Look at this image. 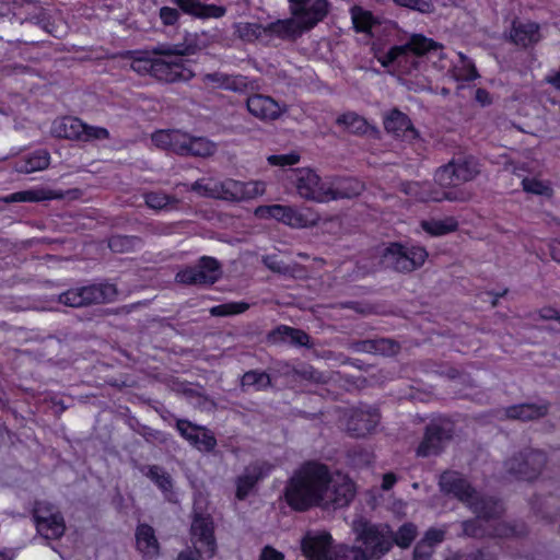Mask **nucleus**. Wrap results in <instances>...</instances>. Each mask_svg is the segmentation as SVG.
<instances>
[{
  "label": "nucleus",
  "instance_id": "obj_45",
  "mask_svg": "<svg viewBox=\"0 0 560 560\" xmlns=\"http://www.w3.org/2000/svg\"><path fill=\"white\" fill-rule=\"evenodd\" d=\"M353 27L358 33L369 32L375 23L373 14L362 7L353 5L350 9Z\"/></svg>",
  "mask_w": 560,
  "mask_h": 560
},
{
  "label": "nucleus",
  "instance_id": "obj_14",
  "mask_svg": "<svg viewBox=\"0 0 560 560\" xmlns=\"http://www.w3.org/2000/svg\"><path fill=\"white\" fill-rule=\"evenodd\" d=\"M246 98L245 105L247 112L261 121H272L282 116L287 112V106L278 103L269 95L256 92Z\"/></svg>",
  "mask_w": 560,
  "mask_h": 560
},
{
  "label": "nucleus",
  "instance_id": "obj_35",
  "mask_svg": "<svg viewBox=\"0 0 560 560\" xmlns=\"http://www.w3.org/2000/svg\"><path fill=\"white\" fill-rule=\"evenodd\" d=\"M49 153L46 150H37L23 161L16 163L15 171L22 174L43 171L49 166Z\"/></svg>",
  "mask_w": 560,
  "mask_h": 560
},
{
  "label": "nucleus",
  "instance_id": "obj_12",
  "mask_svg": "<svg viewBox=\"0 0 560 560\" xmlns=\"http://www.w3.org/2000/svg\"><path fill=\"white\" fill-rule=\"evenodd\" d=\"M292 182L300 197L315 202H325L327 183L323 182L315 171L296 168L293 171Z\"/></svg>",
  "mask_w": 560,
  "mask_h": 560
},
{
  "label": "nucleus",
  "instance_id": "obj_53",
  "mask_svg": "<svg viewBox=\"0 0 560 560\" xmlns=\"http://www.w3.org/2000/svg\"><path fill=\"white\" fill-rule=\"evenodd\" d=\"M397 5L419 12L421 14H432L435 11L433 0H393Z\"/></svg>",
  "mask_w": 560,
  "mask_h": 560
},
{
  "label": "nucleus",
  "instance_id": "obj_39",
  "mask_svg": "<svg viewBox=\"0 0 560 560\" xmlns=\"http://www.w3.org/2000/svg\"><path fill=\"white\" fill-rule=\"evenodd\" d=\"M37 533L45 539H58L66 530L65 518L62 515L35 524Z\"/></svg>",
  "mask_w": 560,
  "mask_h": 560
},
{
  "label": "nucleus",
  "instance_id": "obj_52",
  "mask_svg": "<svg viewBox=\"0 0 560 560\" xmlns=\"http://www.w3.org/2000/svg\"><path fill=\"white\" fill-rule=\"evenodd\" d=\"M462 67L455 72L454 77L458 81H472L479 77L475 63L463 52H458Z\"/></svg>",
  "mask_w": 560,
  "mask_h": 560
},
{
  "label": "nucleus",
  "instance_id": "obj_59",
  "mask_svg": "<svg viewBox=\"0 0 560 560\" xmlns=\"http://www.w3.org/2000/svg\"><path fill=\"white\" fill-rule=\"evenodd\" d=\"M215 186V180H208L205 182V179H198L195 183H192L189 187V189L196 194H198L201 197L207 198H214L218 192Z\"/></svg>",
  "mask_w": 560,
  "mask_h": 560
},
{
  "label": "nucleus",
  "instance_id": "obj_30",
  "mask_svg": "<svg viewBox=\"0 0 560 560\" xmlns=\"http://www.w3.org/2000/svg\"><path fill=\"white\" fill-rule=\"evenodd\" d=\"M467 506L486 522L500 518L504 512L503 503L500 500L492 497H479L477 493Z\"/></svg>",
  "mask_w": 560,
  "mask_h": 560
},
{
  "label": "nucleus",
  "instance_id": "obj_5",
  "mask_svg": "<svg viewBox=\"0 0 560 560\" xmlns=\"http://www.w3.org/2000/svg\"><path fill=\"white\" fill-rule=\"evenodd\" d=\"M456 433L455 422L445 416L433 417L423 428L422 438L416 448L417 457L440 456Z\"/></svg>",
  "mask_w": 560,
  "mask_h": 560
},
{
  "label": "nucleus",
  "instance_id": "obj_26",
  "mask_svg": "<svg viewBox=\"0 0 560 560\" xmlns=\"http://www.w3.org/2000/svg\"><path fill=\"white\" fill-rule=\"evenodd\" d=\"M188 133L179 130H159L152 133V142L161 149L185 156Z\"/></svg>",
  "mask_w": 560,
  "mask_h": 560
},
{
  "label": "nucleus",
  "instance_id": "obj_22",
  "mask_svg": "<svg viewBox=\"0 0 560 560\" xmlns=\"http://www.w3.org/2000/svg\"><path fill=\"white\" fill-rule=\"evenodd\" d=\"M350 348L355 352L382 357H393L400 351L398 341L385 337L352 341Z\"/></svg>",
  "mask_w": 560,
  "mask_h": 560
},
{
  "label": "nucleus",
  "instance_id": "obj_2",
  "mask_svg": "<svg viewBox=\"0 0 560 560\" xmlns=\"http://www.w3.org/2000/svg\"><path fill=\"white\" fill-rule=\"evenodd\" d=\"M154 55L165 56L168 59L156 58L153 67V74L156 80L166 83L187 82L195 77L194 71L187 67V60L183 56L195 52L191 45H158L152 49Z\"/></svg>",
  "mask_w": 560,
  "mask_h": 560
},
{
  "label": "nucleus",
  "instance_id": "obj_13",
  "mask_svg": "<svg viewBox=\"0 0 560 560\" xmlns=\"http://www.w3.org/2000/svg\"><path fill=\"white\" fill-rule=\"evenodd\" d=\"M381 416L376 408L359 406L350 410L347 419V432L353 438L371 434L380 423Z\"/></svg>",
  "mask_w": 560,
  "mask_h": 560
},
{
  "label": "nucleus",
  "instance_id": "obj_15",
  "mask_svg": "<svg viewBox=\"0 0 560 560\" xmlns=\"http://www.w3.org/2000/svg\"><path fill=\"white\" fill-rule=\"evenodd\" d=\"M176 429L190 445L200 452L210 453L217 447L218 443L214 434L206 427L179 419L176 421Z\"/></svg>",
  "mask_w": 560,
  "mask_h": 560
},
{
  "label": "nucleus",
  "instance_id": "obj_44",
  "mask_svg": "<svg viewBox=\"0 0 560 560\" xmlns=\"http://www.w3.org/2000/svg\"><path fill=\"white\" fill-rule=\"evenodd\" d=\"M271 386V377L267 372L250 370L243 374L241 387H255L257 390H264Z\"/></svg>",
  "mask_w": 560,
  "mask_h": 560
},
{
  "label": "nucleus",
  "instance_id": "obj_20",
  "mask_svg": "<svg viewBox=\"0 0 560 560\" xmlns=\"http://www.w3.org/2000/svg\"><path fill=\"white\" fill-rule=\"evenodd\" d=\"M255 215L260 219H275L293 228H301L305 224L304 217L289 206H259L255 209Z\"/></svg>",
  "mask_w": 560,
  "mask_h": 560
},
{
  "label": "nucleus",
  "instance_id": "obj_43",
  "mask_svg": "<svg viewBox=\"0 0 560 560\" xmlns=\"http://www.w3.org/2000/svg\"><path fill=\"white\" fill-rule=\"evenodd\" d=\"M381 262L385 268L402 272L401 266V244L389 243L381 254Z\"/></svg>",
  "mask_w": 560,
  "mask_h": 560
},
{
  "label": "nucleus",
  "instance_id": "obj_32",
  "mask_svg": "<svg viewBox=\"0 0 560 560\" xmlns=\"http://www.w3.org/2000/svg\"><path fill=\"white\" fill-rule=\"evenodd\" d=\"M429 254L421 246H405L401 244V266L402 273L412 272L422 267Z\"/></svg>",
  "mask_w": 560,
  "mask_h": 560
},
{
  "label": "nucleus",
  "instance_id": "obj_51",
  "mask_svg": "<svg viewBox=\"0 0 560 560\" xmlns=\"http://www.w3.org/2000/svg\"><path fill=\"white\" fill-rule=\"evenodd\" d=\"M455 175L456 171L454 170V164L448 162L446 165L438 168L434 179L442 187H456L459 186L460 183L455 179Z\"/></svg>",
  "mask_w": 560,
  "mask_h": 560
},
{
  "label": "nucleus",
  "instance_id": "obj_3",
  "mask_svg": "<svg viewBox=\"0 0 560 560\" xmlns=\"http://www.w3.org/2000/svg\"><path fill=\"white\" fill-rule=\"evenodd\" d=\"M432 50H440V57H443L441 44L421 34H413L406 44L393 46L388 51L377 56V60L384 68L397 67L402 71H409L418 65L415 56H422Z\"/></svg>",
  "mask_w": 560,
  "mask_h": 560
},
{
  "label": "nucleus",
  "instance_id": "obj_7",
  "mask_svg": "<svg viewBox=\"0 0 560 560\" xmlns=\"http://www.w3.org/2000/svg\"><path fill=\"white\" fill-rule=\"evenodd\" d=\"M221 275V264L213 257L202 256L195 266L179 270L175 279L186 285H211Z\"/></svg>",
  "mask_w": 560,
  "mask_h": 560
},
{
  "label": "nucleus",
  "instance_id": "obj_16",
  "mask_svg": "<svg viewBox=\"0 0 560 560\" xmlns=\"http://www.w3.org/2000/svg\"><path fill=\"white\" fill-rule=\"evenodd\" d=\"M191 539H196L205 547L208 558H212L217 551V540L214 537V523L210 514L197 512L194 510L190 526Z\"/></svg>",
  "mask_w": 560,
  "mask_h": 560
},
{
  "label": "nucleus",
  "instance_id": "obj_36",
  "mask_svg": "<svg viewBox=\"0 0 560 560\" xmlns=\"http://www.w3.org/2000/svg\"><path fill=\"white\" fill-rule=\"evenodd\" d=\"M266 37H278L282 39L294 37L299 33V24L295 20H278L265 25Z\"/></svg>",
  "mask_w": 560,
  "mask_h": 560
},
{
  "label": "nucleus",
  "instance_id": "obj_50",
  "mask_svg": "<svg viewBox=\"0 0 560 560\" xmlns=\"http://www.w3.org/2000/svg\"><path fill=\"white\" fill-rule=\"evenodd\" d=\"M237 33L242 39L247 42L266 37L265 25L259 23H240L237 25Z\"/></svg>",
  "mask_w": 560,
  "mask_h": 560
},
{
  "label": "nucleus",
  "instance_id": "obj_24",
  "mask_svg": "<svg viewBox=\"0 0 560 560\" xmlns=\"http://www.w3.org/2000/svg\"><path fill=\"white\" fill-rule=\"evenodd\" d=\"M268 339L272 343H289L294 347L313 348L314 343L311 336L300 328H294L287 325H280L271 330Z\"/></svg>",
  "mask_w": 560,
  "mask_h": 560
},
{
  "label": "nucleus",
  "instance_id": "obj_23",
  "mask_svg": "<svg viewBox=\"0 0 560 560\" xmlns=\"http://www.w3.org/2000/svg\"><path fill=\"white\" fill-rule=\"evenodd\" d=\"M509 38L511 43L522 48L534 46L541 39L539 24L530 21L514 20Z\"/></svg>",
  "mask_w": 560,
  "mask_h": 560
},
{
  "label": "nucleus",
  "instance_id": "obj_60",
  "mask_svg": "<svg viewBox=\"0 0 560 560\" xmlns=\"http://www.w3.org/2000/svg\"><path fill=\"white\" fill-rule=\"evenodd\" d=\"M58 302L69 307H84L80 288L69 289L58 295Z\"/></svg>",
  "mask_w": 560,
  "mask_h": 560
},
{
  "label": "nucleus",
  "instance_id": "obj_38",
  "mask_svg": "<svg viewBox=\"0 0 560 560\" xmlns=\"http://www.w3.org/2000/svg\"><path fill=\"white\" fill-rule=\"evenodd\" d=\"M217 145L205 137H188L185 156L208 158L214 154Z\"/></svg>",
  "mask_w": 560,
  "mask_h": 560
},
{
  "label": "nucleus",
  "instance_id": "obj_37",
  "mask_svg": "<svg viewBox=\"0 0 560 560\" xmlns=\"http://www.w3.org/2000/svg\"><path fill=\"white\" fill-rule=\"evenodd\" d=\"M421 228L423 231L433 236H441L454 232L458 228V222L453 217H447L444 219H431L423 220L421 222Z\"/></svg>",
  "mask_w": 560,
  "mask_h": 560
},
{
  "label": "nucleus",
  "instance_id": "obj_49",
  "mask_svg": "<svg viewBox=\"0 0 560 560\" xmlns=\"http://www.w3.org/2000/svg\"><path fill=\"white\" fill-rule=\"evenodd\" d=\"M248 308L249 304L246 302H229L212 306L209 312L212 316L223 317L242 314Z\"/></svg>",
  "mask_w": 560,
  "mask_h": 560
},
{
  "label": "nucleus",
  "instance_id": "obj_64",
  "mask_svg": "<svg viewBox=\"0 0 560 560\" xmlns=\"http://www.w3.org/2000/svg\"><path fill=\"white\" fill-rule=\"evenodd\" d=\"M433 548L430 544L418 542L413 549V560H431Z\"/></svg>",
  "mask_w": 560,
  "mask_h": 560
},
{
  "label": "nucleus",
  "instance_id": "obj_27",
  "mask_svg": "<svg viewBox=\"0 0 560 560\" xmlns=\"http://www.w3.org/2000/svg\"><path fill=\"white\" fill-rule=\"evenodd\" d=\"M362 189V184L355 178H336L332 183H327L325 202L337 199H351L359 196Z\"/></svg>",
  "mask_w": 560,
  "mask_h": 560
},
{
  "label": "nucleus",
  "instance_id": "obj_42",
  "mask_svg": "<svg viewBox=\"0 0 560 560\" xmlns=\"http://www.w3.org/2000/svg\"><path fill=\"white\" fill-rule=\"evenodd\" d=\"M225 91L246 94L259 90L258 81L243 74H230Z\"/></svg>",
  "mask_w": 560,
  "mask_h": 560
},
{
  "label": "nucleus",
  "instance_id": "obj_21",
  "mask_svg": "<svg viewBox=\"0 0 560 560\" xmlns=\"http://www.w3.org/2000/svg\"><path fill=\"white\" fill-rule=\"evenodd\" d=\"M550 404L548 401L523 402L503 408V417L509 420L534 421L546 417L549 412Z\"/></svg>",
  "mask_w": 560,
  "mask_h": 560
},
{
  "label": "nucleus",
  "instance_id": "obj_11",
  "mask_svg": "<svg viewBox=\"0 0 560 560\" xmlns=\"http://www.w3.org/2000/svg\"><path fill=\"white\" fill-rule=\"evenodd\" d=\"M273 465L266 460H255L248 464L235 480V498L244 501L257 487V485L270 475Z\"/></svg>",
  "mask_w": 560,
  "mask_h": 560
},
{
  "label": "nucleus",
  "instance_id": "obj_6",
  "mask_svg": "<svg viewBox=\"0 0 560 560\" xmlns=\"http://www.w3.org/2000/svg\"><path fill=\"white\" fill-rule=\"evenodd\" d=\"M548 462L547 454L538 448H524L504 462L506 472L521 480L533 481L545 469Z\"/></svg>",
  "mask_w": 560,
  "mask_h": 560
},
{
  "label": "nucleus",
  "instance_id": "obj_34",
  "mask_svg": "<svg viewBox=\"0 0 560 560\" xmlns=\"http://www.w3.org/2000/svg\"><path fill=\"white\" fill-rule=\"evenodd\" d=\"M151 481L164 493L165 498L170 500L173 494V479L163 467L158 465L144 466L141 469Z\"/></svg>",
  "mask_w": 560,
  "mask_h": 560
},
{
  "label": "nucleus",
  "instance_id": "obj_40",
  "mask_svg": "<svg viewBox=\"0 0 560 560\" xmlns=\"http://www.w3.org/2000/svg\"><path fill=\"white\" fill-rule=\"evenodd\" d=\"M450 162L454 164V170L456 171L455 179L460 184L472 180L479 173L477 164L472 159L458 158Z\"/></svg>",
  "mask_w": 560,
  "mask_h": 560
},
{
  "label": "nucleus",
  "instance_id": "obj_56",
  "mask_svg": "<svg viewBox=\"0 0 560 560\" xmlns=\"http://www.w3.org/2000/svg\"><path fill=\"white\" fill-rule=\"evenodd\" d=\"M522 187L526 192L538 195V196H551L552 188L541 180L536 178H524L522 180Z\"/></svg>",
  "mask_w": 560,
  "mask_h": 560
},
{
  "label": "nucleus",
  "instance_id": "obj_55",
  "mask_svg": "<svg viewBox=\"0 0 560 560\" xmlns=\"http://www.w3.org/2000/svg\"><path fill=\"white\" fill-rule=\"evenodd\" d=\"M44 199L40 190H24L8 195L2 198L5 203L12 202H36Z\"/></svg>",
  "mask_w": 560,
  "mask_h": 560
},
{
  "label": "nucleus",
  "instance_id": "obj_9",
  "mask_svg": "<svg viewBox=\"0 0 560 560\" xmlns=\"http://www.w3.org/2000/svg\"><path fill=\"white\" fill-rule=\"evenodd\" d=\"M218 190L215 199L228 201L248 200L265 194L266 185L264 182H240L228 178L223 182H215Z\"/></svg>",
  "mask_w": 560,
  "mask_h": 560
},
{
  "label": "nucleus",
  "instance_id": "obj_33",
  "mask_svg": "<svg viewBox=\"0 0 560 560\" xmlns=\"http://www.w3.org/2000/svg\"><path fill=\"white\" fill-rule=\"evenodd\" d=\"M144 203L153 210H174L178 208L180 200L163 190L147 191L143 194Z\"/></svg>",
  "mask_w": 560,
  "mask_h": 560
},
{
  "label": "nucleus",
  "instance_id": "obj_62",
  "mask_svg": "<svg viewBox=\"0 0 560 560\" xmlns=\"http://www.w3.org/2000/svg\"><path fill=\"white\" fill-rule=\"evenodd\" d=\"M155 59L145 58V57H137L133 58L130 67L131 69L139 74H153Z\"/></svg>",
  "mask_w": 560,
  "mask_h": 560
},
{
  "label": "nucleus",
  "instance_id": "obj_28",
  "mask_svg": "<svg viewBox=\"0 0 560 560\" xmlns=\"http://www.w3.org/2000/svg\"><path fill=\"white\" fill-rule=\"evenodd\" d=\"M185 14L197 19L222 18L226 9L215 4H205L200 0H172Z\"/></svg>",
  "mask_w": 560,
  "mask_h": 560
},
{
  "label": "nucleus",
  "instance_id": "obj_17",
  "mask_svg": "<svg viewBox=\"0 0 560 560\" xmlns=\"http://www.w3.org/2000/svg\"><path fill=\"white\" fill-rule=\"evenodd\" d=\"M442 492L451 494L466 505L476 494L475 488L457 471H444L439 479Z\"/></svg>",
  "mask_w": 560,
  "mask_h": 560
},
{
  "label": "nucleus",
  "instance_id": "obj_10",
  "mask_svg": "<svg viewBox=\"0 0 560 560\" xmlns=\"http://www.w3.org/2000/svg\"><path fill=\"white\" fill-rule=\"evenodd\" d=\"M291 13L300 30H311L328 13L327 0H289Z\"/></svg>",
  "mask_w": 560,
  "mask_h": 560
},
{
  "label": "nucleus",
  "instance_id": "obj_47",
  "mask_svg": "<svg viewBox=\"0 0 560 560\" xmlns=\"http://www.w3.org/2000/svg\"><path fill=\"white\" fill-rule=\"evenodd\" d=\"M417 526L412 523L402 524L397 532L393 530V546L397 545L398 547L406 549L410 547L412 541L417 537Z\"/></svg>",
  "mask_w": 560,
  "mask_h": 560
},
{
  "label": "nucleus",
  "instance_id": "obj_57",
  "mask_svg": "<svg viewBox=\"0 0 560 560\" xmlns=\"http://www.w3.org/2000/svg\"><path fill=\"white\" fill-rule=\"evenodd\" d=\"M81 140L83 142L95 141V140H107L109 139V131L104 127L90 126L84 124V131L81 132Z\"/></svg>",
  "mask_w": 560,
  "mask_h": 560
},
{
  "label": "nucleus",
  "instance_id": "obj_4",
  "mask_svg": "<svg viewBox=\"0 0 560 560\" xmlns=\"http://www.w3.org/2000/svg\"><path fill=\"white\" fill-rule=\"evenodd\" d=\"M353 530L365 560H380L393 548V528L388 524L361 520L354 522Z\"/></svg>",
  "mask_w": 560,
  "mask_h": 560
},
{
  "label": "nucleus",
  "instance_id": "obj_63",
  "mask_svg": "<svg viewBox=\"0 0 560 560\" xmlns=\"http://www.w3.org/2000/svg\"><path fill=\"white\" fill-rule=\"evenodd\" d=\"M161 22L165 26H173L178 22L179 12L176 8L162 7L159 11Z\"/></svg>",
  "mask_w": 560,
  "mask_h": 560
},
{
  "label": "nucleus",
  "instance_id": "obj_61",
  "mask_svg": "<svg viewBox=\"0 0 560 560\" xmlns=\"http://www.w3.org/2000/svg\"><path fill=\"white\" fill-rule=\"evenodd\" d=\"M229 73H224L221 71H214L210 73H205L201 78V81L205 84H210L214 89L225 90L229 80Z\"/></svg>",
  "mask_w": 560,
  "mask_h": 560
},
{
  "label": "nucleus",
  "instance_id": "obj_46",
  "mask_svg": "<svg viewBox=\"0 0 560 560\" xmlns=\"http://www.w3.org/2000/svg\"><path fill=\"white\" fill-rule=\"evenodd\" d=\"M142 240L135 235H113L108 238V247L115 253L131 252Z\"/></svg>",
  "mask_w": 560,
  "mask_h": 560
},
{
  "label": "nucleus",
  "instance_id": "obj_41",
  "mask_svg": "<svg viewBox=\"0 0 560 560\" xmlns=\"http://www.w3.org/2000/svg\"><path fill=\"white\" fill-rule=\"evenodd\" d=\"M336 124L343 126L349 132L354 135H364L369 130V124L362 116L354 112H349L340 115Z\"/></svg>",
  "mask_w": 560,
  "mask_h": 560
},
{
  "label": "nucleus",
  "instance_id": "obj_31",
  "mask_svg": "<svg viewBox=\"0 0 560 560\" xmlns=\"http://www.w3.org/2000/svg\"><path fill=\"white\" fill-rule=\"evenodd\" d=\"M84 131V122L72 116H66L57 119L52 124L51 132L58 138L80 141Z\"/></svg>",
  "mask_w": 560,
  "mask_h": 560
},
{
  "label": "nucleus",
  "instance_id": "obj_1",
  "mask_svg": "<svg viewBox=\"0 0 560 560\" xmlns=\"http://www.w3.org/2000/svg\"><path fill=\"white\" fill-rule=\"evenodd\" d=\"M355 494L352 480L341 474H332L329 467L317 460H307L287 481L284 499L298 512L311 508L340 509L349 505Z\"/></svg>",
  "mask_w": 560,
  "mask_h": 560
},
{
  "label": "nucleus",
  "instance_id": "obj_25",
  "mask_svg": "<svg viewBox=\"0 0 560 560\" xmlns=\"http://www.w3.org/2000/svg\"><path fill=\"white\" fill-rule=\"evenodd\" d=\"M80 292L83 306L113 302L118 294L117 287L108 282L80 287Z\"/></svg>",
  "mask_w": 560,
  "mask_h": 560
},
{
  "label": "nucleus",
  "instance_id": "obj_58",
  "mask_svg": "<svg viewBox=\"0 0 560 560\" xmlns=\"http://www.w3.org/2000/svg\"><path fill=\"white\" fill-rule=\"evenodd\" d=\"M264 265L271 271L288 276L293 273V268L289 265L284 264L282 260H279L276 255H266L262 257Z\"/></svg>",
  "mask_w": 560,
  "mask_h": 560
},
{
  "label": "nucleus",
  "instance_id": "obj_29",
  "mask_svg": "<svg viewBox=\"0 0 560 560\" xmlns=\"http://www.w3.org/2000/svg\"><path fill=\"white\" fill-rule=\"evenodd\" d=\"M137 550L147 559H156L160 556V542L154 528L149 524H139L136 528Z\"/></svg>",
  "mask_w": 560,
  "mask_h": 560
},
{
  "label": "nucleus",
  "instance_id": "obj_19",
  "mask_svg": "<svg viewBox=\"0 0 560 560\" xmlns=\"http://www.w3.org/2000/svg\"><path fill=\"white\" fill-rule=\"evenodd\" d=\"M383 124L385 130L397 138L413 140L419 137V132L413 127L412 121L408 115L398 108H393L386 113Z\"/></svg>",
  "mask_w": 560,
  "mask_h": 560
},
{
  "label": "nucleus",
  "instance_id": "obj_54",
  "mask_svg": "<svg viewBox=\"0 0 560 560\" xmlns=\"http://www.w3.org/2000/svg\"><path fill=\"white\" fill-rule=\"evenodd\" d=\"M326 560H365V558L359 547L339 546Z\"/></svg>",
  "mask_w": 560,
  "mask_h": 560
},
{
  "label": "nucleus",
  "instance_id": "obj_18",
  "mask_svg": "<svg viewBox=\"0 0 560 560\" xmlns=\"http://www.w3.org/2000/svg\"><path fill=\"white\" fill-rule=\"evenodd\" d=\"M332 538L326 532H307L301 540V549L307 560H326Z\"/></svg>",
  "mask_w": 560,
  "mask_h": 560
},
{
  "label": "nucleus",
  "instance_id": "obj_48",
  "mask_svg": "<svg viewBox=\"0 0 560 560\" xmlns=\"http://www.w3.org/2000/svg\"><path fill=\"white\" fill-rule=\"evenodd\" d=\"M32 514L35 524L50 520L56 515H62L52 503L47 501H36Z\"/></svg>",
  "mask_w": 560,
  "mask_h": 560
},
{
  "label": "nucleus",
  "instance_id": "obj_8",
  "mask_svg": "<svg viewBox=\"0 0 560 560\" xmlns=\"http://www.w3.org/2000/svg\"><path fill=\"white\" fill-rule=\"evenodd\" d=\"M485 520L476 517L463 521L460 523L462 534L459 536L470 538H485V537H512L523 536L526 534L525 526L518 527L517 525L509 523H498L494 526H487Z\"/></svg>",
  "mask_w": 560,
  "mask_h": 560
}]
</instances>
